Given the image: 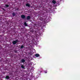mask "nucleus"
<instances>
[{"instance_id": "1", "label": "nucleus", "mask_w": 80, "mask_h": 80, "mask_svg": "<svg viewBox=\"0 0 80 80\" xmlns=\"http://www.w3.org/2000/svg\"><path fill=\"white\" fill-rule=\"evenodd\" d=\"M17 42H18V39H17L15 41H13L12 42V44L13 45H15Z\"/></svg>"}, {"instance_id": "2", "label": "nucleus", "mask_w": 80, "mask_h": 80, "mask_svg": "<svg viewBox=\"0 0 80 80\" xmlns=\"http://www.w3.org/2000/svg\"><path fill=\"white\" fill-rule=\"evenodd\" d=\"M21 18L22 19H24V18H25V15H22L21 16Z\"/></svg>"}, {"instance_id": "3", "label": "nucleus", "mask_w": 80, "mask_h": 80, "mask_svg": "<svg viewBox=\"0 0 80 80\" xmlns=\"http://www.w3.org/2000/svg\"><path fill=\"white\" fill-rule=\"evenodd\" d=\"M26 6V7H30V4H29V3H27Z\"/></svg>"}, {"instance_id": "4", "label": "nucleus", "mask_w": 80, "mask_h": 80, "mask_svg": "<svg viewBox=\"0 0 80 80\" xmlns=\"http://www.w3.org/2000/svg\"><path fill=\"white\" fill-rule=\"evenodd\" d=\"M35 56L36 57H40V55H39V54H36L35 55Z\"/></svg>"}, {"instance_id": "5", "label": "nucleus", "mask_w": 80, "mask_h": 80, "mask_svg": "<svg viewBox=\"0 0 80 80\" xmlns=\"http://www.w3.org/2000/svg\"><path fill=\"white\" fill-rule=\"evenodd\" d=\"M12 16L13 17L15 16V15H16V14L15 13V12H13L12 13Z\"/></svg>"}, {"instance_id": "6", "label": "nucleus", "mask_w": 80, "mask_h": 80, "mask_svg": "<svg viewBox=\"0 0 80 80\" xmlns=\"http://www.w3.org/2000/svg\"><path fill=\"white\" fill-rule=\"evenodd\" d=\"M30 18H31L30 16H28L27 17V19L28 20H30Z\"/></svg>"}, {"instance_id": "7", "label": "nucleus", "mask_w": 80, "mask_h": 80, "mask_svg": "<svg viewBox=\"0 0 80 80\" xmlns=\"http://www.w3.org/2000/svg\"><path fill=\"white\" fill-rule=\"evenodd\" d=\"M25 62V60L24 59H22L21 60V62L22 63H24Z\"/></svg>"}, {"instance_id": "8", "label": "nucleus", "mask_w": 80, "mask_h": 80, "mask_svg": "<svg viewBox=\"0 0 80 80\" xmlns=\"http://www.w3.org/2000/svg\"><path fill=\"white\" fill-rule=\"evenodd\" d=\"M21 68H23V69H25V66H24L23 65H22L21 66Z\"/></svg>"}, {"instance_id": "9", "label": "nucleus", "mask_w": 80, "mask_h": 80, "mask_svg": "<svg viewBox=\"0 0 80 80\" xmlns=\"http://www.w3.org/2000/svg\"><path fill=\"white\" fill-rule=\"evenodd\" d=\"M52 2L53 3H54V4H55V3H56V2H55V1H52Z\"/></svg>"}, {"instance_id": "10", "label": "nucleus", "mask_w": 80, "mask_h": 80, "mask_svg": "<svg viewBox=\"0 0 80 80\" xmlns=\"http://www.w3.org/2000/svg\"><path fill=\"white\" fill-rule=\"evenodd\" d=\"M24 25H25V26H28V25H27V23H26V22H24Z\"/></svg>"}, {"instance_id": "11", "label": "nucleus", "mask_w": 80, "mask_h": 80, "mask_svg": "<svg viewBox=\"0 0 80 80\" xmlns=\"http://www.w3.org/2000/svg\"><path fill=\"white\" fill-rule=\"evenodd\" d=\"M6 78L7 79H8V78H9V76H6Z\"/></svg>"}, {"instance_id": "12", "label": "nucleus", "mask_w": 80, "mask_h": 80, "mask_svg": "<svg viewBox=\"0 0 80 80\" xmlns=\"http://www.w3.org/2000/svg\"><path fill=\"white\" fill-rule=\"evenodd\" d=\"M24 48L23 45H22L21 46V48Z\"/></svg>"}, {"instance_id": "13", "label": "nucleus", "mask_w": 80, "mask_h": 80, "mask_svg": "<svg viewBox=\"0 0 80 80\" xmlns=\"http://www.w3.org/2000/svg\"><path fill=\"white\" fill-rule=\"evenodd\" d=\"M5 7H9V5H5Z\"/></svg>"}, {"instance_id": "14", "label": "nucleus", "mask_w": 80, "mask_h": 80, "mask_svg": "<svg viewBox=\"0 0 80 80\" xmlns=\"http://www.w3.org/2000/svg\"><path fill=\"white\" fill-rule=\"evenodd\" d=\"M14 52H15V53H17V50L14 51Z\"/></svg>"}, {"instance_id": "15", "label": "nucleus", "mask_w": 80, "mask_h": 80, "mask_svg": "<svg viewBox=\"0 0 80 80\" xmlns=\"http://www.w3.org/2000/svg\"><path fill=\"white\" fill-rule=\"evenodd\" d=\"M3 10H5V9H3Z\"/></svg>"}, {"instance_id": "16", "label": "nucleus", "mask_w": 80, "mask_h": 80, "mask_svg": "<svg viewBox=\"0 0 80 80\" xmlns=\"http://www.w3.org/2000/svg\"><path fill=\"white\" fill-rule=\"evenodd\" d=\"M45 73H47V72H45Z\"/></svg>"}]
</instances>
